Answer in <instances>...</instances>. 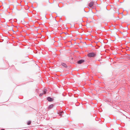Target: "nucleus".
<instances>
[{"label": "nucleus", "mask_w": 130, "mask_h": 130, "mask_svg": "<svg viewBox=\"0 0 130 130\" xmlns=\"http://www.w3.org/2000/svg\"><path fill=\"white\" fill-rule=\"evenodd\" d=\"M62 95H63V96H64V95H63V94H62Z\"/></svg>", "instance_id": "12"}, {"label": "nucleus", "mask_w": 130, "mask_h": 130, "mask_svg": "<svg viewBox=\"0 0 130 130\" xmlns=\"http://www.w3.org/2000/svg\"><path fill=\"white\" fill-rule=\"evenodd\" d=\"M1 130H5L4 129H2Z\"/></svg>", "instance_id": "11"}, {"label": "nucleus", "mask_w": 130, "mask_h": 130, "mask_svg": "<svg viewBox=\"0 0 130 130\" xmlns=\"http://www.w3.org/2000/svg\"><path fill=\"white\" fill-rule=\"evenodd\" d=\"M47 100L49 102H51L53 101V99L50 97H48L47 98Z\"/></svg>", "instance_id": "4"}, {"label": "nucleus", "mask_w": 130, "mask_h": 130, "mask_svg": "<svg viewBox=\"0 0 130 130\" xmlns=\"http://www.w3.org/2000/svg\"><path fill=\"white\" fill-rule=\"evenodd\" d=\"M43 94H44L43 93H40L39 94V96L40 97H41Z\"/></svg>", "instance_id": "10"}, {"label": "nucleus", "mask_w": 130, "mask_h": 130, "mask_svg": "<svg viewBox=\"0 0 130 130\" xmlns=\"http://www.w3.org/2000/svg\"><path fill=\"white\" fill-rule=\"evenodd\" d=\"M94 4L93 2H90L88 4V6L90 7H91L93 6Z\"/></svg>", "instance_id": "5"}, {"label": "nucleus", "mask_w": 130, "mask_h": 130, "mask_svg": "<svg viewBox=\"0 0 130 130\" xmlns=\"http://www.w3.org/2000/svg\"><path fill=\"white\" fill-rule=\"evenodd\" d=\"M53 107V104H51L49 106L48 108L49 109H51Z\"/></svg>", "instance_id": "7"}, {"label": "nucleus", "mask_w": 130, "mask_h": 130, "mask_svg": "<svg viewBox=\"0 0 130 130\" xmlns=\"http://www.w3.org/2000/svg\"><path fill=\"white\" fill-rule=\"evenodd\" d=\"M61 65L64 66V67H65L66 68H67V67L66 63H61Z\"/></svg>", "instance_id": "6"}, {"label": "nucleus", "mask_w": 130, "mask_h": 130, "mask_svg": "<svg viewBox=\"0 0 130 130\" xmlns=\"http://www.w3.org/2000/svg\"><path fill=\"white\" fill-rule=\"evenodd\" d=\"M87 55L89 57H94L96 56V54L95 53L91 52L88 53Z\"/></svg>", "instance_id": "1"}, {"label": "nucleus", "mask_w": 130, "mask_h": 130, "mask_svg": "<svg viewBox=\"0 0 130 130\" xmlns=\"http://www.w3.org/2000/svg\"><path fill=\"white\" fill-rule=\"evenodd\" d=\"M58 113L60 117H63L65 116V115L66 114V111H59Z\"/></svg>", "instance_id": "2"}, {"label": "nucleus", "mask_w": 130, "mask_h": 130, "mask_svg": "<svg viewBox=\"0 0 130 130\" xmlns=\"http://www.w3.org/2000/svg\"><path fill=\"white\" fill-rule=\"evenodd\" d=\"M31 123V122L30 121H29L27 122V124L28 125H29Z\"/></svg>", "instance_id": "9"}, {"label": "nucleus", "mask_w": 130, "mask_h": 130, "mask_svg": "<svg viewBox=\"0 0 130 130\" xmlns=\"http://www.w3.org/2000/svg\"><path fill=\"white\" fill-rule=\"evenodd\" d=\"M48 1L49 3H50V2H49V1Z\"/></svg>", "instance_id": "13"}, {"label": "nucleus", "mask_w": 130, "mask_h": 130, "mask_svg": "<svg viewBox=\"0 0 130 130\" xmlns=\"http://www.w3.org/2000/svg\"><path fill=\"white\" fill-rule=\"evenodd\" d=\"M85 61L83 59H80L77 61V63L78 64H80L84 62Z\"/></svg>", "instance_id": "3"}, {"label": "nucleus", "mask_w": 130, "mask_h": 130, "mask_svg": "<svg viewBox=\"0 0 130 130\" xmlns=\"http://www.w3.org/2000/svg\"><path fill=\"white\" fill-rule=\"evenodd\" d=\"M47 90L46 89H44L43 90V93L44 94H46V93Z\"/></svg>", "instance_id": "8"}]
</instances>
